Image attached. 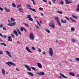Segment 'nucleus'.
Wrapping results in <instances>:
<instances>
[{"label": "nucleus", "mask_w": 79, "mask_h": 79, "mask_svg": "<svg viewBox=\"0 0 79 79\" xmlns=\"http://www.w3.org/2000/svg\"><path fill=\"white\" fill-rule=\"evenodd\" d=\"M49 26L51 27L52 29L55 28V23L53 21H51L49 23Z\"/></svg>", "instance_id": "f257e3e1"}, {"label": "nucleus", "mask_w": 79, "mask_h": 79, "mask_svg": "<svg viewBox=\"0 0 79 79\" xmlns=\"http://www.w3.org/2000/svg\"><path fill=\"white\" fill-rule=\"evenodd\" d=\"M31 7V6L29 4H27V9H29V10H31L32 11H34L35 13L36 12V10L34 9H33Z\"/></svg>", "instance_id": "f03ea898"}, {"label": "nucleus", "mask_w": 79, "mask_h": 79, "mask_svg": "<svg viewBox=\"0 0 79 79\" xmlns=\"http://www.w3.org/2000/svg\"><path fill=\"white\" fill-rule=\"evenodd\" d=\"M49 53L51 57L53 56V48H49Z\"/></svg>", "instance_id": "7ed1b4c3"}, {"label": "nucleus", "mask_w": 79, "mask_h": 79, "mask_svg": "<svg viewBox=\"0 0 79 79\" xmlns=\"http://www.w3.org/2000/svg\"><path fill=\"white\" fill-rule=\"evenodd\" d=\"M6 64L8 65L9 66H11V65H13V66H16V64H15V63L11 62V61H8L6 62Z\"/></svg>", "instance_id": "20e7f679"}, {"label": "nucleus", "mask_w": 79, "mask_h": 79, "mask_svg": "<svg viewBox=\"0 0 79 79\" xmlns=\"http://www.w3.org/2000/svg\"><path fill=\"white\" fill-rule=\"evenodd\" d=\"M29 37L31 40H34V34L32 33H31L29 34Z\"/></svg>", "instance_id": "39448f33"}, {"label": "nucleus", "mask_w": 79, "mask_h": 79, "mask_svg": "<svg viewBox=\"0 0 79 79\" xmlns=\"http://www.w3.org/2000/svg\"><path fill=\"white\" fill-rule=\"evenodd\" d=\"M15 24H16V23L13 22L12 23H10L8 24L7 25L8 26H10L11 27H13L14 26H15Z\"/></svg>", "instance_id": "423d86ee"}, {"label": "nucleus", "mask_w": 79, "mask_h": 79, "mask_svg": "<svg viewBox=\"0 0 79 79\" xmlns=\"http://www.w3.org/2000/svg\"><path fill=\"white\" fill-rule=\"evenodd\" d=\"M36 74L38 75H40L41 76H44L45 74V73L43 72H38L36 73Z\"/></svg>", "instance_id": "0eeeda50"}, {"label": "nucleus", "mask_w": 79, "mask_h": 79, "mask_svg": "<svg viewBox=\"0 0 79 79\" xmlns=\"http://www.w3.org/2000/svg\"><path fill=\"white\" fill-rule=\"evenodd\" d=\"M24 66L25 67V68H27V70H28V71H31V68H30V67H29L28 65H27L26 64H25Z\"/></svg>", "instance_id": "6e6552de"}, {"label": "nucleus", "mask_w": 79, "mask_h": 79, "mask_svg": "<svg viewBox=\"0 0 79 79\" xmlns=\"http://www.w3.org/2000/svg\"><path fill=\"white\" fill-rule=\"evenodd\" d=\"M37 64L38 67H39V68H40V69L42 68V64H41L40 63H37Z\"/></svg>", "instance_id": "1a4fd4ad"}, {"label": "nucleus", "mask_w": 79, "mask_h": 79, "mask_svg": "<svg viewBox=\"0 0 79 79\" xmlns=\"http://www.w3.org/2000/svg\"><path fill=\"white\" fill-rule=\"evenodd\" d=\"M13 33H14V34H15V35L17 36V37H18V33L17 32L16 30L14 29L13 30Z\"/></svg>", "instance_id": "9d476101"}, {"label": "nucleus", "mask_w": 79, "mask_h": 79, "mask_svg": "<svg viewBox=\"0 0 79 79\" xmlns=\"http://www.w3.org/2000/svg\"><path fill=\"white\" fill-rule=\"evenodd\" d=\"M26 49L28 52H29V53H32V52H31V50H30V49H29V48L28 47H26Z\"/></svg>", "instance_id": "9b49d317"}, {"label": "nucleus", "mask_w": 79, "mask_h": 79, "mask_svg": "<svg viewBox=\"0 0 79 79\" xmlns=\"http://www.w3.org/2000/svg\"><path fill=\"white\" fill-rule=\"evenodd\" d=\"M65 1L67 4H70V3H71L72 2V1H69L68 0H65Z\"/></svg>", "instance_id": "f8f14e48"}, {"label": "nucleus", "mask_w": 79, "mask_h": 79, "mask_svg": "<svg viewBox=\"0 0 79 79\" xmlns=\"http://www.w3.org/2000/svg\"><path fill=\"white\" fill-rule=\"evenodd\" d=\"M6 53L7 54V55L9 56L10 58H11V54L10 53V52H8V51H6Z\"/></svg>", "instance_id": "ddd939ff"}, {"label": "nucleus", "mask_w": 79, "mask_h": 79, "mask_svg": "<svg viewBox=\"0 0 79 79\" xmlns=\"http://www.w3.org/2000/svg\"><path fill=\"white\" fill-rule=\"evenodd\" d=\"M8 41L12 42V41L13 40L12 39V38H11V37L10 36H9L8 37Z\"/></svg>", "instance_id": "4468645a"}, {"label": "nucleus", "mask_w": 79, "mask_h": 79, "mask_svg": "<svg viewBox=\"0 0 79 79\" xmlns=\"http://www.w3.org/2000/svg\"><path fill=\"white\" fill-rule=\"evenodd\" d=\"M2 73L4 76H5V71L3 69H2Z\"/></svg>", "instance_id": "2eb2a0df"}, {"label": "nucleus", "mask_w": 79, "mask_h": 79, "mask_svg": "<svg viewBox=\"0 0 79 79\" xmlns=\"http://www.w3.org/2000/svg\"><path fill=\"white\" fill-rule=\"evenodd\" d=\"M60 74L62 77H64V78H66V79H68V77H65L63 74H62L61 73H60Z\"/></svg>", "instance_id": "dca6fc26"}, {"label": "nucleus", "mask_w": 79, "mask_h": 79, "mask_svg": "<svg viewBox=\"0 0 79 79\" xmlns=\"http://www.w3.org/2000/svg\"><path fill=\"white\" fill-rule=\"evenodd\" d=\"M60 74L62 77H64V78H66V79H68V77H65L63 74H62L61 73H60Z\"/></svg>", "instance_id": "f3484780"}, {"label": "nucleus", "mask_w": 79, "mask_h": 79, "mask_svg": "<svg viewBox=\"0 0 79 79\" xmlns=\"http://www.w3.org/2000/svg\"><path fill=\"white\" fill-rule=\"evenodd\" d=\"M5 10H6V12H10V9L9 8L7 9L6 7H5Z\"/></svg>", "instance_id": "a211bd4d"}, {"label": "nucleus", "mask_w": 79, "mask_h": 79, "mask_svg": "<svg viewBox=\"0 0 79 79\" xmlns=\"http://www.w3.org/2000/svg\"><path fill=\"white\" fill-rule=\"evenodd\" d=\"M60 21L62 23H64L65 24H66V21L65 20H63V19H61Z\"/></svg>", "instance_id": "6ab92c4d"}, {"label": "nucleus", "mask_w": 79, "mask_h": 79, "mask_svg": "<svg viewBox=\"0 0 79 79\" xmlns=\"http://www.w3.org/2000/svg\"><path fill=\"white\" fill-rule=\"evenodd\" d=\"M69 75H70V76H75V75H74V73L72 72H69Z\"/></svg>", "instance_id": "aec40b11"}, {"label": "nucleus", "mask_w": 79, "mask_h": 79, "mask_svg": "<svg viewBox=\"0 0 79 79\" xmlns=\"http://www.w3.org/2000/svg\"><path fill=\"white\" fill-rule=\"evenodd\" d=\"M55 19L56 20V22H58L60 21V20H59V18L58 17H56L55 18Z\"/></svg>", "instance_id": "412c9836"}, {"label": "nucleus", "mask_w": 79, "mask_h": 79, "mask_svg": "<svg viewBox=\"0 0 79 79\" xmlns=\"http://www.w3.org/2000/svg\"><path fill=\"white\" fill-rule=\"evenodd\" d=\"M27 73L29 76H34V74L31 72H27Z\"/></svg>", "instance_id": "4be33fe9"}, {"label": "nucleus", "mask_w": 79, "mask_h": 79, "mask_svg": "<svg viewBox=\"0 0 79 79\" xmlns=\"http://www.w3.org/2000/svg\"><path fill=\"white\" fill-rule=\"evenodd\" d=\"M17 30L19 34L20 35H22L21 32H20V31H19V29H18Z\"/></svg>", "instance_id": "5701e85b"}, {"label": "nucleus", "mask_w": 79, "mask_h": 79, "mask_svg": "<svg viewBox=\"0 0 79 79\" xmlns=\"http://www.w3.org/2000/svg\"><path fill=\"white\" fill-rule=\"evenodd\" d=\"M70 19L72 21V23H76V21L74 19H73L71 17H70Z\"/></svg>", "instance_id": "b1692460"}, {"label": "nucleus", "mask_w": 79, "mask_h": 79, "mask_svg": "<svg viewBox=\"0 0 79 79\" xmlns=\"http://www.w3.org/2000/svg\"><path fill=\"white\" fill-rule=\"evenodd\" d=\"M77 11L78 12V11H79V4L77 5Z\"/></svg>", "instance_id": "393cba45"}, {"label": "nucleus", "mask_w": 79, "mask_h": 79, "mask_svg": "<svg viewBox=\"0 0 79 79\" xmlns=\"http://www.w3.org/2000/svg\"><path fill=\"white\" fill-rule=\"evenodd\" d=\"M75 31V28L74 27H72L71 28V32H73V31Z\"/></svg>", "instance_id": "a878e982"}, {"label": "nucleus", "mask_w": 79, "mask_h": 79, "mask_svg": "<svg viewBox=\"0 0 79 79\" xmlns=\"http://www.w3.org/2000/svg\"><path fill=\"white\" fill-rule=\"evenodd\" d=\"M22 6V5H21V4H20L19 5L17 6V8H22L21 7Z\"/></svg>", "instance_id": "bb28decb"}, {"label": "nucleus", "mask_w": 79, "mask_h": 79, "mask_svg": "<svg viewBox=\"0 0 79 79\" xmlns=\"http://www.w3.org/2000/svg\"><path fill=\"white\" fill-rule=\"evenodd\" d=\"M45 31L46 32H48V34H50V30H49L48 29H46Z\"/></svg>", "instance_id": "cd10ccee"}, {"label": "nucleus", "mask_w": 79, "mask_h": 79, "mask_svg": "<svg viewBox=\"0 0 79 79\" xmlns=\"http://www.w3.org/2000/svg\"><path fill=\"white\" fill-rule=\"evenodd\" d=\"M72 16L74 19H77V16H76L72 15Z\"/></svg>", "instance_id": "c85d7f7f"}, {"label": "nucleus", "mask_w": 79, "mask_h": 79, "mask_svg": "<svg viewBox=\"0 0 79 79\" xmlns=\"http://www.w3.org/2000/svg\"><path fill=\"white\" fill-rule=\"evenodd\" d=\"M27 18H28V19H30V18H31V15H28L27 16Z\"/></svg>", "instance_id": "c756f323"}, {"label": "nucleus", "mask_w": 79, "mask_h": 79, "mask_svg": "<svg viewBox=\"0 0 79 79\" xmlns=\"http://www.w3.org/2000/svg\"><path fill=\"white\" fill-rule=\"evenodd\" d=\"M12 5L13 7H14V8H16V5L14 3H12Z\"/></svg>", "instance_id": "7c9ffc66"}, {"label": "nucleus", "mask_w": 79, "mask_h": 79, "mask_svg": "<svg viewBox=\"0 0 79 79\" xmlns=\"http://www.w3.org/2000/svg\"><path fill=\"white\" fill-rule=\"evenodd\" d=\"M0 44L2 45H4V46H6V45L5 44L3 43H1Z\"/></svg>", "instance_id": "2f4dec72"}, {"label": "nucleus", "mask_w": 79, "mask_h": 79, "mask_svg": "<svg viewBox=\"0 0 79 79\" xmlns=\"http://www.w3.org/2000/svg\"><path fill=\"white\" fill-rule=\"evenodd\" d=\"M57 22V24L59 26H61V23H60V21H58V22Z\"/></svg>", "instance_id": "473e14b6"}, {"label": "nucleus", "mask_w": 79, "mask_h": 79, "mask_svg": "<svg viewBox=\"0 0 79 79\" xmlns=\"http://www.w3.org/2000/svg\"><path fill=\"white\" fill-rule=\"evenodd\" d=\"M19 12H22V11H23V10H22V7H21V8H19Z\"/></svg>", "instance_id": "72a5a7b5"}, {"label": "nucleus", "mask_w": 79, "mask_h": 79, "mask_svg": "<svg viewBox=\"0 0 79 79\" xmlns=\"http://www.w3.org/2000/svg\"><path fill=\"white\" fill-rule=\"evenodd\" d=\"M57 12L58 13H59V14H63V12H62L61 11H59V10H58Z\"/></svg>", "instance_id": "f704fd0d"}, {"label": "nucleus", "mask_w": 79, "mask_h": 79, "mask_svg": "<svg viewBox=\"0 0 79 79\" xmlns=\"http://www.w3.org/2000/svg\"><path fill=\"white\" fill-rule=\"evenodd\" d=\"M11 21H12V22H13L15 21V19H13V18L12 17L11 18Z\"/></svg>", "instance_id": "c9c22d12"}, {"label": "nucleus", "mask_w": 79, "mask_h": 79, "mask_svg": "<svg viewBox=\"0 0 79 79\" xmlns=\"http://www.w3.org/2000/svg\"><path fill=\"white\" fill-rule=\"evenodd\" d=\"M36 22L37 23V24H38V25H39V26H41V24H40V23H39V21L37 20Z\"/></svg>", "instance_id": "e433bc0d"}, {"label": "nucleus", "mask_w": 79, "mask_h": 79, "mask_svg": "<svg viewBox=\"0 0 79 79\" xmlns=\"http://www.w3.org/2000/svg\"><path fill=\"white\" fill-rule=\"evenodd\" d=\"M10 35L12 38H14V37H15V35H13V34H10Z\"/></svg>", "instance_id": "4c0bfd02"}, {"label": "nucleus", "mask_w": 79, "mask_h": 79, "mask_svg": "<svg viewBox=\"0 0 79 79\" xmlns=\"http://www.w3.org/2000/svg\"><path fill=\"white\" fill-rule=\"evenodd\" d=\"M24 24L25 25V26H26V27H29V26L28 24L26 23H24Z\"/></svg>", "instance_id": "58836bf2"}, {"label": "nucleus", "mask_w": 79, "mask_h": 79, "mask_svg": "<svg viewBox=\"0 0 79 79\" xmlns=\"http://www.w3.org/2000/svg\"><path fill=\"white\" fill-rule=\"evenodd\" d=\"M24 30V27H22L20 28V30L22 32H23Z\"/></svg>", "instance_id": "ea45409f"}, {"label": "nucleus", "mask_w": 79, "mask_h": 79, "mask_svg": "<svg viewBox=\"0 0 79 79\" xmlns=\"http://www.w3.org/2000/svg\"><path fill=\"white\" fill-rule=\"evenodd\" d=\"M29 21H33V19H32V18H31L29 19Z\"/></svg>", "instance_id": "a19ab883"}, {"label": "nucleus", "mask_w": 79, "mask_h": 79, "mask_svg": "<svg viewBox=\"0 0 79 79\" xmlns=\"http://www.w3.org/2000/svg\"><path fill=\"white\" fill-rule=\"evenodd\" d=\"M31 69H33V70H34V71H35V69H36L35 68L31 67Z\"/></svg>", "instance_id": "79ce46f5"}, {"label": "nucleus", "mask_w": 79, "mask_h": 79, "mask_svg": "<svg viewBox=\"0 0 79 79\" xmlns=\"http://www.w3.org/2000/svg\"><path fill=\"white\" fill-rule=\"evenodd\" d=\"M39 9L40 10V11H42L44 10V9L42 8V7H40L39 8Z\"/></svg>", "instance_id": "37998d69"}, {"label": "nucleus", "mask_w": 79, "mask_h": 79, "mask_svg": "<svg viewBox=\"0 0 79 79\" xmlns=\"http://www.w3.org/2000/svg\"><path fill=\"white\" fill-rule=\"evenodd\" d=\"M31 1H32V2H33V5H35V2H34V0H32Z\"/></svg>", "instance_id": "c03bdc74"}, {"label": "nucleus", "mask_w": 79, "mask_h": 79, "mask_svg": "<svg viewBox=\"0 0 79 79\" xmlns=\"http://www.w3.org/2000/svg\"><path fill=\"white\" fill-rule=\"evenodd\" d=\"M75 60L76 61H79V58H75Z\"/></svg>", "instance_id": "a18cd8bd"}, {"label": "nucleus", "mask_w": 79, "mask_h": 79, "mask_svg": "<svg viewBox=\"0 0 79 79\" xmlns=\"http://www.w3.org/2000/svg\"><path fill=\"white\" fill-rule=\"evenodd\" d=\"M72 42H76V40H75L74 39H72Z\"/></svg>", "instance_id": "49530a36"}, {"label": "nucleus", "mask_w": 79, "mask_h": 79, "mask_svg": "<svg viewBox=\"0 0 79 79\" xmlns=\"http://www.w3.org/2000/svg\"><path fill=\"white\" fill-rule=\"evenodd\" d=\"M65 18L66 19H67L68 21H69V19L68 17H65Z\"/></svg>", "instance_id": "de8ad7c7"}, {"label": "nucleus", "mask_w": 79, "mask_h": 79, "mask_svg": "<svg viewBox=\"0 0 79 79\" xmlns=\"http://www.w3.org/2000/svg\"><path fill=\"white\" fill-rule=\"evenodd\" d=\"M0 54L1 55H3V52L2 51H0Z\"/></svg>", "instance_id": "09e8293b"}, {"label": "nucleus", "mask_w": 79, "mask_h": 79, "mask_svg": "<svg viewBox=\"0 0 79 79\" xmlns=\"http://www.w3.org/2000/svg\"><path fill=\"white\" fill-rule=\"evenodd\" d=\"M38 51H39V52H41V49H40L39 48H38Z\"/></svg>", "instance_id": "8fccbe9b"}, {"label": "nucleus", "mask_w": 79, "mask_h": 79, "mask_svg": "<svg viewBox=\"0 0 79 79\" xmlns=\"http://www.w3.org/2000/svg\"><path fill=\"white\" fill-rule=\"evenodd\" d=\"M52 1L53 3H54L55 2V1H56V0H52Z\"/></svg>", "instance_id": "3c124183"}, {"label": "nucleus", "mask_w": 79, "mask_h": 79, "mask_svg": "<svg viewBox=\"0 0 79 79\" xmlns=\"http://www.w3.org/2000/svg\"><path fill=\"white\" fill-rule=\"evenodd\" d=\"M32 49L33 50H35V47H32Z\"/></svg>", "instance_id": "603ef678"}, {"label": "nucleus", "mask_w": 79, "mask_h": 79, "mask_svg": "<svg viewBox=\"0 0 79 79\" xmlns=\"http://www.w3.org/2000/svg\"><path fill=\"white\" fill-rule=\"evenodd\" d=\"M0 36H1L2 37H4L3 36V35L2 34H1V33L0 32Z\"/></svg>", "instance_id": "864d4df0"}, {"label": "nucleus", "mask_w": 79, "mask_h": 79, "mask_svg": "<svg viewBox=\"0 0 79 79\" xmlns=\"http://www.w3.org/2000/svg\"><path fill=\"white\" fill-rule=\"evenodd\" d=\"M0 10L1 11H3V8L2 7H0Z\"/></svg>", "instance_id": "5fc2aeb1"}, {"label": "nucleus", "mask_w": 79, "mask_h": 79, "mask_svg": "<svg viewBox=\"0 0 79 79\" xmlns=\"http://www.w3.org/2000/svg\"><path fill=\"white\" fill-rule=\"evenodd\" d=\"M35 26H36V28H37V29H39V26L38 25H35Z\"/></svg>", "instance_id": "6e6d98bb"}, {"label": "nucleus", "mask_w": 79, "mask_h": 79, "mask_svg": "<svg viewBox=\"0 0 79 79\" xmlns=\"http://www.w3.org/2000/svg\"><path fill=\"white\" fill-rule=\"evenodd\" d=\"M3 29L4 31H6V28L4 27L3 28Z\"/></svg>", "instance_id": "4d7b16f0"}, {"label": "nucleus", "mask_w": 79, "mask_h": 79, "mask_svg": "<svg viewBox=\"0 0 79 79\" xmlns=\"http://www.w3.org/2000/svg\"><path fill=\"white\" fill-rule=\"evenodd\" d=\"M2 27H3V25H2V24H1L0 25V28Z\"/></svg>", "instance_id": "13d9d810"}, {"label": "nucleus", "mask_w": 79, "mask_h": 79, "mask_svg": "<svg viewBox=\"0 0 79 79\" xmlns=\"http://www.w3.org/2000/svg\"><path fill=\"white\" fill-rule=\"evenodd\" d=\"M16 70L17 71H19V69H18V68H16Z\"/></svg>", "instance_id": "bf43d9fd"}, {"label": "nucleus", "mask_w": 79, "mask_h": 79, "mask_svg": "<svg viewBox=\"0 0 79 79\" xmlns=\"http://www.w3.org/2000/svg\"><path fill=\"white\" fill-rule=\"evenodd\" d=\"M43 53L44 55H45V54H46V52H43Z\"/></svg>", "instance_id": "052dcab7"}, {"label": "nucleus", "mask_w": 79, "mask_h": 79, "mask_svg": "<svg viewBox=\"0 0 79 79\" xmlns=\"http://www.w3.org/2000/svg\"><path fill=\"white\" fill-rule=\"evenodd\" d=\"M23 30L24 31H25V32H26V29L24 28V27H23Z\"/></svg>", "instance_id": "680f3d73"}, {"label": "nucleus", "mask_w": 79, "mask_h": 79, "mask_svg": "<svg viewBox=\"0 0 79 79\" xmlns=\"http://www.w3.org/2000/svg\"><path fill=\"white\" fill-rule=\"evenodd\" d=\"M43 1L44 2H47V0H43Z\"/></svg>", "instance_id": "e2e57ef3"}, {"label": "nucleus", "mask_w": 79, "mask_h": 79, "mask_svg": "<svg viewBox=\"0 0 79 79\" xmlns=\"http://www.w3.org/2000/svg\"><path fill=\"white\" fill-rule=\"evenodd\" d=\"M17 43L18 44H20V42H19V41H18L17 42Z\"/></svg>", "instance_id": "0e129e2a"}, {"label": "nucleus", "mask_w": 79, "mask_h": 79, "mask_svg": "<svg viewBox=\"0 0 79 79\" xmlns=\"http://www.w3.org/2000/svg\"><path fill=\"white\" fill-rule=\"evenodd\" d=\"M49 5H52V3L50 1H49Z\"/></svg>", "instance_id": "69168bd1"}, {"label": "nucleus", "mask_w": 79, "mask_h": 79, "mask_svg": "<svg viewBox=\"0 0 79 79\" xmlns=\"http://www.w3.org/2000/svg\"><path fill=\"white\" fill-rule=\"evenodd\" d=\"M60 3H61V4H62V5H63V4H64V3L63 2H61Z\"/></svg>", "instance_id": "338daca9"}, {"label": "nucleus", "mask_w": 79, "mask_h": 79, "mask_svg": "<svg viewBox=\"0 0 79 79\" xmlns=\"http://www.w3.org/2000/svg\"><path fill=\"white\" fill-rule=\"evenodd\" d=\"M77 77H79V74L76 75Z\"/></svg>", "instance_id": "774afa93"}]
</instances>
